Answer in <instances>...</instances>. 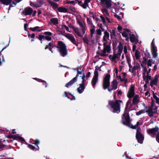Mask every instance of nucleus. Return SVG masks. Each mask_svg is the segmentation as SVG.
<instances>
[{"label":"nucleus","mask_w":159,"mask_h":159,"mask_svg":"<svg viewBox=\"0 0 159 159\" xmlns=\"http://www.w3.org/2000/svg\"><path fill=\"white\" fill-rule=\"evenodd\" d=\"M121 103H122V101L121 100H116L115 101L109 100L108 101V104L113 109L114 112L120 111Z\"/></svg>","instance_id":"f257e3e1"},{"label":"nucleus","mask_w":159,"mask_h":159,"mask_svg":"<svg viewBox=\"0 0 159 159\" xmlns=\"http://www.w3.org/2000/svg\"><path fill=\"white\" fill-rule=\"evenodd\" d=\"M57 45V46H55V47L59 49L58 51L62 57H65L67 54V50L65 44L62 41H59Z\"/></svg>","instance_id":"f03ea898"},{"label":"nucleus","mask_w":159,"mask_h":159,"mask_svg":"<svg viewBox=\"0 0 159 159\" xmlns=\"http://www.w3.org/2000/svg\"><path fill=\"white\" fill-rule=\"evenodd\" d=\"M122 123L133 129H136L138 127L136 125H133L130 122V119L129 115H127L126 116L122 118Z\"/></svg>","instance_id":"7ed1b4c3"},{"label":"nucleus","mask_w":159,"mask_h":159,"mask_svg":"<svg viewBox=\"0 0 159 159\" xmlns=\"http://www.w3.org/2000/svg\"><path fill=\"white\" fill-rule=\"evenodd\" d=\"M110 75L109 74H108L105 76L103 79L102 87L104 90L107 89V88L110 86Z\"/></svg>","instance_id":"20e7f679"},{"label":"nucleus","mask_w":159,"mask_h":159,"mask_svg":"<svg viewBox=\"0 0 159 159\" xmlns=\"http://www.w3.org/2000/svg\"><path fill=\"white\" fill-rule=\"evenodd\" d=\"M82 73V71H80L78 69L77 70V73L76 76L72 79L69 82L66 83L65 85V87L68 88L70 86L72 85L75 83L77 81V78L79 76V74H81Z\"/></svg>","instance_id":"39448f33"},{"label":"nucleus","mask_w":159,"mask_h":159,"mask_svg":"<svg viewBox=\"0 0 159 159\" xmlns=\"http://www.w3.org/2000/svg\"><path fill=\"white\" fill-rule=\"evenodd\" d=\"M141 129L140 128H138L136 131V138L138 142L142 143L144 139V137L141 132Z\"/></svg>","instance_id":"423d86ee"},{"label":"nucleus","mask_w":159,"mask_h":159,"mask_svg":"<svg viewBox=\"0 0 159 159\" xmlns=\"http://www.w3.org/2000/svg\"><path fill=\"white\" fill-rule=\"evenodd\" d=\"M159 130V127L157 126H156L154 128L147 129V132L149 135L152 134L153 135H155L156 133L158 132Z\"/></svg>","instance_id":"0eeeda50"},{"label":"nucleus","mask_w":159,"mask_h":159,"mask_svg":"<svg viewBox=\"0 0 159 159\" xmlns=\"http://www.w3.org/2000/svg\"><path fill=\"white\" fill-rule=\"evenodd\" d=\"M101 4L102 6L107 8L111 7L112 4L111 0H100Z\"/></svg>","instance_id":"6e6552de"},{"label":"nucleus","mask_w":159,"mask_h":159,"mask_svg":"<svg viewBox=\"0 0 159 159\" xmlns=\"http://www.w3.org/2000/svg\"><path fill=\"white\" fill-rule=\"evenodd\" d=\"M134 86L131 85L127 94V97L129 99L131 98L134 96Z\"/></svg>","instance_id":"1a4fd4ad"},{"label":"nucleus","mask_w":159,"mask_h":159,"mask_svg":"<svg viewBox=\"0 0 159 159\" xmlns=\"http://www.w3.org/2000/svg\"><path fill=\"white\" fill-rule=\"evenodd\" d=\"M33 12V9L30 7H28L25 8L22 13L25 16H27L31 15Z\"/></svg>","instance_id":"9d476101"},{"label":"nucleus","mask_w":159,"mask_h":159,"mask_svg":"<svg viewBox=\"0 0 159 159\" xmlns=\"http://www.w3.org/2000/svg\"><path fill=\"white\" fill-rule=\"evenodd\" d=\"M66 37L70 40L76 46L78 45V43H76V40L74 36L71 34H68Z\"/></svg>","instance_id":"9b49d317"},{"label":"nucleus","mask_w":159,"mask_h":159,"mask_svg":"<svg viewBox=\"0 0 159 159\" xmlns=\"http://www.w3.org/2000/svg\"><path fill=\"white\" fill-rule=\"evenodd\" d=\"M47 1L54 10H56L58 8V5L57 3L53 2L51 0H47Z\"/></svg>","instance_id":"f8f14e48"},{"label":"nucleus","mask_w":159,"mask_h":159,"mask_svg":"<svg viewBox=\"0 0 159 159\" xmlns=\"http://www.w3.org/2000/svg\"><path fill=\"white\" fill-rule=\"evenodd\" d=\"M131 103V100H129L126 103V105L125 107V111L124 113L123 114V117L126 116L127 115H129L128 111H127L128 108V106L129 104Z\"/></svg>","instance_id":"ddd939ff"},{"label":"nucleus","mask_w":159,"mask_h":159,"mask_svg":"<svg viewBox=\"0 0 159 159\" xmlns=\"http://www.w3.org/2000/svg\"><path fill=\"white\" fill-rule=\"evenodd\" d=\"M79 87L77 89V90L79 93H82L85 89L84 83H82L80 84Z\"/></svg>","instance_id":"4468645a"},{"label":"nucleus","mask_w":159,"mask_h":159,"mask_svg":"<svg viewBox=\"0 0 159 159\" xmlns=\"http://www.w3.org/2000/svg\"><path fill=\"white\" fill-rule=\"evenodd\" d=\"M158 80V76L156 75L153 80H152L150 81V85L151 87H152L153 85H156L157 83Z\"/></svg>","instance_id":"2eb2a0df"},{"label":"nucleus","mask_w":159,"mask_h":159,"mask_svg":"<svg viewBox=\"0 0 159 159\" xmlns=\"http://www.w3.org/2000/svg\"><path fill=\"white\" fill-rule=\"evenodd\" d=\"M110 37L109 34L107 31H106L104 32V35L102 39V42H105L107 41V39L109 40Z\"/></svg>","instance_id":"dca6fc26"},{"label":"nucleus","mask_w":159,"mask_h":159,"mask_svg":"<svg viewBox=\"0 0 159 159\" xmlns=\"http://www.w3.org/2000/svg\"><path fill=\"white\" fill-rule=\"evenodd\" d=\"M53 48V45L52 43H49L48 44L46 45L45 48V49H48L52 53H53L52 48Z\"/></svg>","instance_id":"f3484780"},{"label":"nucleus","mask_w":159,"mask_h":159,"mask_svg":"<svg viewBox=\"0 0 159 159\" xmlns=\"http://www.w3.org/2000/svg\"><path fill=\"white\" fill-rule=\"evenodd\" d=\"M139 96L137 95H135L133 99V104L136 105L139 103Z\"/></svg>","instance_id":"a211bd4d"},{"label":"nucleus","mask_w":159,"mask_h":159,"mask_svg":"<svg viewBox=\"0 0 159 159\" xmlns=\"http://www.w3.org/2000/svg\"><path fill=\"white\" fill-rule=\"evenodd\" d=\"M118 84L116 80H114L111 83V86L112 88V89L115 90L117 88Z\"/></svg>","instance_id":"6ab92c4d"},{"label":"nucleus","mask_w":159,"mask_h":159,"mask_svg":"<svg viewBox=\"0 0 159 159\" xmlns=\"http://www.w3.org/2000/svg\"><path fill=\"white\" fill-rule=\"evenodd\" d=\"M118 58V56H117V54H116L114 53L113 55H110L109 56V58L112 61H114L116 59Z\"/></svg>","instance_id":"aec40b11"},{"label":"nucleus","mask_w":159,"mask_h":159,"mask_svg":"<svg viewBox=\"0 0 159 159\" xmlns=\"http://www.w3.org/2000/svg\"><path fill=\"white\" fill-rule=\"evenodd\" d=\"M43 3L44 2L43 1L39 0L37 1L35 3L34 7H41Z\"/></svg>","instance_id":"412c9836"},{"label":"nucleus","mask_w":159,"mask_h":159,"mask_svg":"<svg viewBox=\"0 0 159 159\" xmlns=\"http://www.w3.org/2000/svg\"><path fill=\"white\" fill-rule=\"evenodd\" d=\"M104 49H105L107 52H109L111 50L110 45H107V43L104 42L103 44Z\"/></svg>","instance_id":"4be33fe9"},{"label":"nucleus","mask_w":159,"mask_h":159,"mask_svg":"<svg viewBox=\"0 0 159 159\" xmlns=\"http://www.w3.org/2000/svg\"><path fill=\"white\" fill-rule=\"evenodd\" d=\"M2 4L6 5H10L11 6V3L12 2V0H0Z\"/></svg>","instance_id":"5701e85b"},{"label":"nucleus","mask_w":159,"mask_h":159,"mask_svg":"<svg viewBox=\"0 0 159 159\" xmlns=\"http://www.w3.org/2000/svg\"><path fill=\"white\" fill-rule=\"evenodd\" d=\"M40 28V27L37 26L34 28L30 27L29 29L32 31H37V32H40L43 30V29H38Z\"/></svg>","instance_id":"b1692460"},{"label":"nucleus","mask_w":159,"mask_h":159,"mask_svg":"<svg viewBox=\"0 0 159 159\" xmlns=\"http://www.w3.org/2000/svg\"><path fill=\"white\" fill-rule=\"evenodd\" d=\"M57 10L59 12H61L66 13L68 12V9L66 8L62 7H59Z\"/></svg>","instance_id":"393cba45"},{"label":"nucleus","mask_w":159,"mask_h":159,"mask_svg":"<svg viewBox=\"0 0 159 159\" xmlns=\"http://www.w3.org/2000/svg\"><path fill=\"white\" fill-rule=\"evenodd\" d=\"M116 29L114 28L111 31H110V37L111 39H114V37L116 36Z\"/></svg>","instance_id":"a878e982"},{"label":"nucleus","mask_w":159,"mask_h":159,"mask_svg":"<svg viewBox=\"0 0 159 159\" xmlns=\"http://www.w3.org/2000/svg\"><path fill=\"white\" fill-rule=\"evenodd\" d=\"M98 79L93 78H92L91 81V84L93 88H95L96 83L98 82Z\"/></svg>","instance_id":"bb28decb"},{"label":"nucleus","mask_w":159,"mask_h":159,"mask_svg":"<svg viewBox=\"0 0 159 159\" xmlns=\"http://www.w3.org/2000/svg\"><path fill=\"white\" fill-rule=\"evenodd\" d=\"M50 21L54 25H57L59 23L58 19L57 18H52Z\"/></svg>","instance_id":"cd10ccee"},{"label":"nucleus","mask_w":159,"mask_h":159,"mask_svg":"<svg viewBox=\"0 0 159 159\" xmlns=\"http://www.w3.org/2000/svg\"><path fill=\"white\" fill-rule=\"evenodd\" d=\"M91 0H84V3L82 4V7L85 9L87 8V7L88 6V3L90 2Z\"/></svg>","instance_id":"c85d7f7f"},{"label":"nucleus","mask_w":159,"mask_h":159,"mask_svg":"<svg viewBox=\"0 0 159 159\" xmlns=\"http://www.w3.org/2000/svg\"><path fill=\"white\" fill-rule=\"evenodd\" d=\"M74 30L75 33H76L77 35L80 37H82L84 34H81L79 32V30L78 28H75L73 29Z\"/></svg>","instance_id":"c756f323"},{"label":"nucleus","mask_w":159,"mask_h":159,"mask_svg":"<svg viewBox=\"0 0 159 159\" xmlns=\"http://www.w3.org/2000/svg\"><path fill=\"white\" fill-rule=\"evenodd\" d=\"M8 148L5 145L3 144V143L0 141V151L7 149Z\"/></svg>","instance_id":"7c9ffc66"},{"label":"nucleus","mask_w":159,"mask_h":159,"mask_svg":"<svg viewBox=\"0 0 159 159\" xmlns=\"http://www.w3.org/2000/svg\"><path fill=\"white\" fill-rule=\"evenodd\" d=\"M140 53L138 50H136L135 52V56L136 59L138 60L140 59Z\"/></svg>","instance_id":"2f4dec72"},{"label":"nucleus","mask_w":159,"mask_h":159,"mask_svg":"<svg viewBox=\"0 0 159 159\" xmlns=\"http://www.w3.org/2000/svg\"><path fill=\"white\" fill-rule=\"evenodd\" d=\"M79 25L80 26L81 28L82 31V33H83V34H84L85 33V31L86 30L85 26L83 25V24L81 22V23H80V24H79Z\"/></svg>","instance_id":"473e14b6"},{"label":"nucleus","mask_w":159,"mask_h":159,"mask_svg":"<svg viewBox=\"0 0 159 159\" xmlns=\"http://www.w3.org/2000/svg\"><path fill=\"white\" fill-rule=\"evenodd\" d=\"M151 52L153 56V57L156 58L157 57V50L156 49L151 50Z\"/></svg>","instance_id":"72a5a7b5"},{"label":"nucleus","mask_w":159,"mask_h":159,"mask_svg":"<svg viewBox=\"0 0 159 159\" xmlns=\"http://www.w3.org/2000/svg\"><path fill=\"white\" fill-rule=\"evenodd\" d=\"M135 38H136L134 34H132L130 35L129 39L131 43H133L134 42V41H135Z\"/></svg>","instance_id":"f704fd0d"},{"label":"nucleus","mask_w":159,"mask_h":159,"mask_svg":"<svg viewBox=\"0 0 159 159\" xmlns=\"http://www.w3.org/2000/svg\"><path fill=\"white\" fill-rule=\"evenodd\" d=\"M151 80V77L150 75H148V74L146 76H145V82L146 84H148L149 83V80Z\"/></svg>","instance_id":"c9c22d12"},{"label":"nucleus","mask_w":159,"mask_h":159,"mask_svg":"<svg viewBox=\"0 0 159 159\" xmlns=\"http://www.w3.org/2000/svg\"><path fill=\"white\" fill-rule=\"evenodd\" d=\"M17 137L16 135H8L7 136V138L10 139H12L13 140H17Z\"/></svg>","instance_id":"e433bc0d"},{"label":"nucleus","mask_w":159,"mask_h":159,"mask_svg":"<svg viewBox=\"0 0 159 159\" xmlns=\"http://www.w3.org/2000/svg\"><path fill=\"white\" fill-rule=\"evenodd\" d=\"M27 145L28 147L33 150L36 151L38 150L39 149L38 148H36L34 146L32 145L31 144H27Z\"/></svg>","instance_id":"4c0bfd02"},{"label":"nucleus","mask_w":159,"mask_h":159,"mask_svg":"<svg viewBox=\"0 0 159 159\" xmlns=\"http://www.w3.org/2000/svg\"><path fill=\"white\" fill-rule=\"evenodd\" d=\"M98 69H97V68H96L94 72V75L93 76V78L98 79Z\"/></svg>","instance_id":"58836bf2"},{"label":"nucleus","mask_w":159,"mask_h":159,"mask_svg":"<svg viewBox=\"0 0 159 159\" xmlns=\"http://www.w3.org/2000/svg\"><path fill=\"white\" fill-rule=\"evenodd\" d=\"M145 112L146 111L145 109L141 110L138 112H136V114L137 116H138L142 114L145 113Z\"/></svg>","instance_id":"ea45409f"},{"label":"nucleus","mask_w":159,"mask_h":159,"mask_svg":"<svg viewBox=\"0 0 159 159\" xmlns=\"http://www.w3.org/2000/svg\"><path fill=\"white\" fill-rule=\"evenodd\" d=\"M83 40L84 43H86L87 45H88L89 44V41L88 40L87 37L85 36L83 38Z\"/></svg>","instance_id":"a19ab883"},{"label":"nucleus","mask_w":159,"mask_h":159,"mask_svg":"<svg viewBox=\"0 0 159 159\" xmlns=\"http://www.w3.org/2000/svg\"><path fill=\"white\" fill-rule=\"evenodd\" d=\"M90 31L91 32V37H92L93 34H94L95 32V26L93 25V28L90 30Z\"/></svg>","instance_id":"79ce46f5"},{"label":"nucleus","mask_w":159,"mask_h":159,"mask_svg":"<svg viewBox=\"0 0 159 159\" xmlns=\"http://www.w3.org/2000/svg\"><path fill=\"white\" fill-rule=\"evenodd\" d=\"M40 142L39 140L38 139H36L34 140V142L32 144H34L38 148V149H39V148L38 146V145L40 144Z\"/></svg>","instance_id":"37998d69"},{"label":"nucleus","mask_w":159,"mask_h":159,"mask_svg":"<svg viewBox=\"0 0 159 159\" xmlns=\"http://www.w3.org/2000/svg\"><path fill=\"white\" fill-rule=\"evenodd\" d=\"M147 69L146 68V67H144L143 68V78L144 80H145L146 73H147Z\"/></svg>","instance_id":"c03bdc74"},{"label":"nucleus","mask_w":159,"mask_h":159,"mask_svg":"<svg viewBox=\"0 0 159 159\" xmlns=\"http://www.w3.org/2000/svg\"><path fill=\"white\" fill-rule=\"evenodd\" d=\"M154 39L152 40V41L151 43V50L156 49V47L154 43Z\"/></svg>","instance_id":"a18cd8bd"},{"label":"nucleus","mask_w":159,"mask_h":159,"mask_svg":"<svg viewBox=\"0 0 159 159\" xmlns=\"http://www.w3.org/2000/svg\"><path fill=\"white\" fill-rule=\"evenodd\" d=\"M44 39V35L39 34L38 36V39L40 41L41 43H43L42 39Z\"/></svg>","instance_id":"49530a36"},{"label":"nucleus","mask_w":159,"mask_h":159,"mask_svg":"<svg viewBox=\"0 0 159 159\" xmlns=\"http://www.w3.org/2000/svg\"><path fill=\"white\" fill-rule=\"evenodd\" d=\"M123 36L125 37L126 38V40H127L129 39V37L128 34L125 32H123L122 33Z\"/></svg>","instance_id":"de8ad7c7"},{"label":"nucleus","mask_w":159,"mask_h":159,"mask_svg":"<svg viewBox=\"0 0 159 159\" xmlns=\"http://www.w3.org/2000/svg\"><path fill=\"white\" fill-rule=\"evenodd\" d=\"M37 79V80L39 82L44 83V84H45V87L46 88L47 87L48 84L45 81L41 79Z\"/></svg>","instance_id":"09e8293b"},{"label":"nucleus","mask_w":159,"mask_h":159,"mask_svg":"<svg viewBox=\"0 0 159 159\" xmlns=\"http://www.w3.org/2000/svg\"><path fill=\"white\" fill-rule=\"evenodd\" d=\"M67 8L70 9L71 11L75 12V7L70 6H68Z\"/></svg>","instance_id":"8fccbe9b"},{"label":"nucleus","mask_w":159,"mask_h":159,"mask_svg":"<svg viewBox=\"0 0 159 159\" xmlns=\"http://www.w3.org/2000/svg\"><path fill=\"white\" fill-rule=\"evenodd\" d=\"M77 0H75V1H67L66 3L67 4H72L73 5H75V2H76Z\"/></svg>","instance_id":"3c124183"},{"label":"nucleus","mask_w":159,"mask_h":159,"mask_svg":"<svg viewBox=\"0 0 159 159\" xmlns=\"http://www.w3.org/2000/svg\"><path fill=\"white\" fill-rule=\"evenodd\" d=\"M117 48L118 50H123V44L120 42L119 43V44L117 47Z\"/></svg>","instance_id":"603ef678"},{"label":"nucleus","mask_w":159,"mask_h":159,"mask_svg":"<svg viewBox=\"0 0 159 159\" xmlns=\"http://www.w3.org/2000/svg\"><path fill=\"white\" fill-rule=\"evenodd\" d=\"M117 41H112V45L113 46V49H115L116 48V46L117 45Z\"/></svg>","instance_id":"864d4df0"},{"label":"nucleus","mask_w":159,"mask_h":159,"mask_svg":"<svg viewBox=\"0 0 159 159\" xmlns=\"http://www.w3.org/2000/svg\"><path fill=\"white\" fill-rule=\"evenodd\" d=\"M139 69V66H134L132 68L131 71V73H133L134 72V71L138 70Z\"/></svg>","instance_id":"5fc2aeb1"},{"label":"nucleus","mask_w":159,"mask_h":159,"mask_svg":"<svg viewBox=\"0 0 159 159\" xmlns=\"http://www.w3.org/2000/svg\"><path fill=\"white\" fill-rule=\"evenodd\" d=\"M44 39H45L47 41H50L51 40L52 38L49 36L46 35L45 36H44Z\"/></svg>","instance_id":"6e6d98bb"},{"label":"nucleus","mask_w":159,"mask_h":159,"mask_svg":"<svg viewBox=\"0 0 159 159\" xmlns=\"http://www.w3.org/2000/svg\"><path fill=\"white\" fill-rule=\"evenodd\" d=\"M100 17L102 19L103 25H106V21L104 17L102 16H101Z\"/></svg>","instance_id":"4d7b16f0"},{"label":"nucleus","mask_w":159,"mask_h":159,"mask_svg":"<svg viewBox=\"0 0 159 159\" xmlns=\"http://www.w3.org/2000/svg\"><path fill=\"white\" fill-rule=\"evenodd\" d=\"M43 34H44L45 35H47L48 36H51L52 34L51 32L49 31L45 32Z\"/></svg>","instance_id":"13d9d810"},{"label":"nucleus","mask_w":159,"mask_h":159,"mask_svg":"<svg viewBox=\"0 0 159 159\" xmlns=\"http://www.w3.org/2000/svg\"><path fill=\"white\" fill-rule=\"evenodd\" d=\"M28 37L29 38H31L32 39H34L35 37V34L34 33H33L31 34H28Z\"/></svg>","instance_id":"bf43d9fd"},{"label":"nucleus","mask_w":159,"mask_h":159,"mask_svg":"<svg viewBox=\"0 0 159 159\" xmlns=\"http://www.w3.org/2000/svg\"><path fill=\"white\" fill-rule=\"evenodd\" d=\"M147 112L148 113L149 116L150 117L153 116V114L155 113L153 112V111H148V112Z\"/></svg>","instance_id":"052dcab7"},{"label":"nucleus","mask_w":159,"mask_h":159,"mask_svg":"<svg viewBox=\"0 0 159 159\" xmlns=\"http://www.w3.org/2000/svg\"><path fill=\"white\" fill-rule=\"evenodd\" d=\"M152 59H149L148 61V66H151L152 65Z\"/></svg>","instance_id":"680f3d73"},{"label":"nucleus","mask_w":159,"mask_h":159,"mask_svg":"<svg viewBox=\"0 0 159 159\" xmlns=\"http://www.w3.org/2000/svg\"><path fill=\"white\" fill-rule=\"evenodd\" d=\"M96 32L97 34L99 35H101L102 34V31L100 29L97 30Z\"/></svg>","instance_id":"e2e57ef3"},{"label":"nucleus","mask_w":159,"mask_h":159,"mask_svg":"<svg viewBox=\"0 0 159 159\" xmlns=\"http://www.w3.org/2000/svg\"><path fill=\"white\" fill-rule=\"evenodd\" d=\"M17 139H19L20 140L21 142H26V141L25 139L22 137L21 136H18Z\"/></svg>","instance_id":"0e129e2a"},{"label":"nucleus","mask_w":159,"mask_h":159,"mask_svg":"<svg viewBox=\"0 0 159 159\" xmlns=\"http://www.w3.org/2000/svg\"><path fill=\"white\" fill-rule=\"evenodd\" d=\"M134 104H131L129 107V110H134L135 109V107H133V105Z\"/></svg>","instance_id":"69168bd1"},{"label":"nucleus","mask_w":159,"mask_h":159,"mask_svg":"<svg viewBox=\"0 0 159 159\" xmlns=\"http://www.w3.org/2000/svg\"><path fill=\"white\" fill-rule=\"evenodd\" d=\"M153 107L151 106L148 107V109L145 111L146 112H148V111H153Z\"/></svg>","instance_id":"338daca9"},{"label":"nucleus","mask_w":159,"mask_h":159,"mask_svg":"<svg viewBox=\"0 0 159 159\" xmlns=\"http://www.w3.org/2000/svg\"><path fill=\"white\" fill-rule=\"evenodd\" d=\"M87 23H88V24H90L91 25H93L92 21L91 20V19L87 18Z\"/></svg>","instance_id":"774afa93"}]
</instances>
